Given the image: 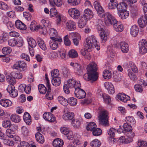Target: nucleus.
<instances>
[{
	"mask_svg": "<svg viewBox=\"0 0 147 147\" xmlns=\"http://www.w3.org/2000/svg\"><path fill=\"white\" fill-rule=\"evenodd\" d=\"M103 76L105 79H109L111 77V71L109 70H105L103 72Z\"/></svg>",
	"mask_w": 147,
	"mask_h": 147,
	"instance_id": "3c124183",
	"label": "nucleus"
},
{
	"mask_svg": "<svg viewBox=\"0 0 147 147\" xmlns=\"http://www.w3.org/2000/svg\"><path fill=\"white\" fill-rule=\"evenodd\" d=\"M85 44V47L88 49H91L93 45L98 50L100 49V47L98 44L96 37L93 35L88 37L86 39Z\"/></svg>",
	"mask_w": 147,
	"mask_h": 147,
	"instance_id": "39448f33",
	"label": "nucleus"
},
{
	"mask_svg": "<svg viewBox=\"0 0 147 147\" xmlns=\"http://www.w3.org/2000/svg\"><path fill=\"white\" fill-rule=\"evenodd\" d=\"M8 8L9 7L6 3L3 1H0V9L6 11Z\"/></svg>",
	"mask_w": 147,
	"mask_h": 147,
	"instance_id": "69168bd1",
	"label": "nucleus"
},
{
	"mask_svg": "<svg viewBox=\"0 0 147 147\" xmlns=\"http://www.w3.org/2000/svg\"><path fill=\"white\" fill-rule=\"evenodd\" d=\"M138 23L139 26L143 28L147 25V15L141 17L138 20Z\"/></svg>",
	"mask_w": 147,
	"mask_h": 147,
	"instance_id": "4468645a",
	"label": "nucleus"
},
{
	"mask_svg": "<svg viewBox=\"0 0 147 147\" xmlns=\"http://www.w3.org/2000/svg\"><path fill=\"white\" fill-rule=\"evenodd\" d=\"M110 3L108 4V7L109 9H113L116 8V2H115V0H110Z\"/></svg>",
	"mask_w": 147,
	"mask_h": 147,
	"instance_id": "0e129e2a",
	"label": "nucleus"
},
{
	"mask_svg": "<svg viewBox=\"0 0 147 147\" xmlns=\"http://www.w3.org/2000/svg\"><path fill=\"white\" fill-rule=\"evenodd\" d=\"M15 25L17 28L21 30H25L26 28V25L19 20L16 21Z\"/></svg>",
	"mask_w": 147,
	"mask_h": 147,
	"instance_id": "c756f323",
	"label": "nucleus"
},
{
	"mask_svg": "<svg viewBox=\"0 0 147 147\" xmlns=\"http://www.w3.org/2000/svg\"><path fill=\"white\" fill-rule=\"evenodd\" d=\"M68 13L71 17L75 19H78L80 15V11L77 9L75 8L69 9Z\"/></svg>",
	"mask_w": 147,
	"mask_h": 147,
	"instance_id": "ddd939ff",
	"label": "nucleus"
},
{
	"mask_svg": "<svg viewBox=\"0 0 147 147\" xmlns=\"http://www.w3.org/2000/svg\"><path fill=\"white\" fill-rule=\"evenodd\" d=\"M98 109L100 112L98 116L99 119V123L103 125L108 126L109 124L108 123V113L105 110H101V108L99 107Z\"/></svg>",
	"mask_w": 147,
	"mask_h": 147,
	"instance_id": "0eeeda50",
	"label": "nucleus"
},
{
	"mask_svg": "<svg viewBox=\"0 0 147 147\" xmlns=\"http://www.w3.org/2000/svg\"><path fill=\"white\" fill-rule=\"evenodd\" d=\"M50 16L52 17H56L57 24H59L61 22V16L59 13L57 12V11L55 9L53 8L51 9Z\"/></svg>",
	"mask_w": 147,
	"mask_h": 147,
	"instance_id": "2eb2a0df",
	"label": "nucleus"
},
{
	"mask_svg": "<svg viewBox=\"0 0 147 147\" xmlns=\"http://www.w3.org/2000/svg\"><path fill=\"white\" fill-rule=\"evenodd\" d=\"M11 51V49L10 47H5L2 49L3 53L5 55H7L10 53Z\"/></svg>",
	"mask_w": 147,
	"mask_h": 147,
	"instance_id": "bf43d9fd",
	"label": "nucleus"
},
{
	"mask_svg": "<svg viewBox=\"0 0 147 147\" xmlns=\"http://www.w3.org/2000/svg\"><path fill=\"white\" fill-rule=\"evenodd\" d=\"M128 75L131 80L134 81L137 80V78L135 74L133 73L131 69L128 70Z\"/></svg>",
	"mask_w": 147,
	"mask_h": 147,
	"instance_id": "58836bf2",
	"label": "nucleus"
},
{
	"mask_svg": "<svg viewBox=\"0 0 147 147\" xmlns=\"http://www.w3.org/2000/svg\"><path fill=\"white\" fill-rule=\"evenodd\" d=\"M39 26V25H36V22L35 21H32L30 25V28L32 31L38 30Z\"/></svg>",
	"mask_w": 147,
	"mask_h": 147,
	"instance_id": "49530a36",
	"label": "nucleus"
},
{
	"mask_svg": "<svg viewBox=\"0 0 147 147\" xmlns=\"http://www.w3.org/2000/svg\"><path fill=\"white\" fill-rule=\"evenodd\" d=\"M92 134L93 135L97 136L101 135L102 133L101 130L100 128H97L95 129L92 131Z\"/></svg>",
	"mask_w": 147,
	"mask_h": 147,
	"instance_id": "e2e57ef3",
	"label": "nucleus"
},
{
	"mask_svg": "<svg viewBox=\"0 0 147 147\" xmlns=\"http://www.w3.org/2000/svg\"><path fill=\"white\" fill-rule=\"evenodd\" d=\"M6 134L9 138H12L15 136V133L9 129H8L6 131Z\"/></svg>",
	"mask_w": 147,
	"mask_h": 147,
	"instance_id": "680f3d73",
	"label": "nucleus"
},
{
	"mask_svg": "<svg viewBox=\"0 0 147 147\" xmlns=\"http://www.w3.org/2000/svg\"><path fill=\"white\" fill-rule=\"evenodd\" d=\"M139 51L140 54H144L147 52V42L142 40L139 43Z\"/></svg>",
	"mask_w": 147,
	"mask_h": 147,
	"instance_id": "1a4fd4ad",
	"label": "nucleus"
},
{
	"mask_svg": "<svg viewBox=\"0 0 147 147\" xmlns=\"http://www.w3.org/2000/svg\"><path fill=\"white\" fill-rule=\"evenodd\" d=\"M105 23L107 25H109V24L113 25L114 28L117 32H122L124 28L121 23L117 22L111 15L109 18L105 20Z\"/></svg>",
	"mask_w": 147,
	"mask_h": 147,
	"instance_id": "7ed1b4c3",
	"label": "nucleus"
},
{
	"mask_svg": "<svg viewBox=\"0 0 147 147\" xmlns=\"http://www.w3.org/2000/svg\"><path fill=\"white\" fill-rule=\"evenodd\" d=\"M50 38L52 40V41H50L49 42L50 46L52 49L55 50L57 47L58 44L56 42L58 41L61 42L62 41V39L61 38H57L54 37H50Z\"/></svg>",
	"mask_w": 147,
	"mask_h": 147,
	"instance_id": "9b49d317",
	"label": "nucleus"
},
{
	"mask_svg": "<svg viewBox=\"0 0 147 147\" xmlns=\"http://www.w3.org/2000/svg\"><path fill=\"white\" fill-rule=\"evenodd\" d=\"M118 98L123 102H127L130 100V97L124 93H119L117 95Z\"/></svg>",
	"mask_w": 147,
	"mask_h": 147,
	"instance_id": "412c9836",
	"label": "nucleus"
},
{
	"mask_svg": "<svg viewBox=\"0 0 147 147\" xmlns=\"http://www.w3.org/2000/svg\"><path fill=\"white\" fill-rule=\"evenodd\" d=\"M61 82V78L57 77L52 79L51 81L53 85L55 86H58L60 85Z\"/></svg>",
	"mask_w": 147,
	"mask_h": 147,
	"instance_id": "4c0bfd02",
	"label": "nucleus"
},
{
	"mask_svg": "<svg viewBox=\"0 0 147 147\" xmlns=\"http://www.w3.org/2000/svg\"><path fill=\"white\" fill-rule=\"evenodd\" d=\"M49 81H48L47 86L48 88L47 93L46 95V98L48 100H52L53 99V96L51 93V89L50 85L49 84Z\"/></svg>",
	"mask_w": 147,
	"mask_h": 147,
	"instance_id": "a878e982",
	"label": "nucleus"
},
{
	"mask_svg": "<svg viewBox=\"0 0 147 147\" xmlns=\"http://www.w3.org/2000/svg\"><path fill=\"white\" fill-rule=\"evenodd\" d=\"M88 73L84 74L83 76L84 79L87 81L90 80L93 81H96L98 79V74L96 72L97 67L96 64L92 63L87 66Z\"/></svg>",
	"mask_w": 147,
	"mask_h": 147,
	"instance_id": "f257e3e1",
	"label": "nucleus"
},
{
	"mask_svg": "<svg viewBox=\"0 0 147 147\" xmlns=\"http://www.w3.org/2000/svg\"><path fill=\"white\" fill-rule=\"evenodd\" d=\"M38 90L40 93L45 94L47 91V88L43 84H40L38 86Z\"/></svg>",
	"mask_w": 147,
	"mask_h": 147,
	"instance_id": "de8ad7c7",
	"label": "nucleus"
},
{
	"mask_svg": "<svg viewBox=\"0 0 147 147\" xmlns=\"http://www.w3.org/2000/svg\"><path fill=\"white\" fill-rule=\"evenodd\" d=\"M36 141L39 143L43 144L45 142V139L42 135L40 132L36 133L35 135Z\"/></svg>",
	"mask_w": 147,
	"mask_h": 147,
	"instance_id": "473e14b6",
	"label": "nucleus"
},
{
	"mask_svg": "<svg viewBox=\"0 0 147 147\" xmlns=\"http://www.w3.org/2000/svg\"><path fill=\"white\" fill-rule=\"evenodd\" d=\"M85 49H83L81 50L80 53L85 58L89 59L90 58V49H88L86 48Z\"/></svg>",
	"mask_w": 147,
	"mask_h": 147,
	"instance_id": "b1692460",
	"label": "nucleus"
},
{
	"mask_svg": "<svg viewBox=\"0 0 147 147\" xmlns=\"http://www.w3.org/2000/svg\"><path fill=\"white\" fill-rule=\"evenodd\" d=\"M77 103V100L74 97H70L68 99V104L69 103L71 106L75 105Z\"/></svg>",
	"mask_w": 147,
	"mask_h": 147,
	"instance_id": "603ef678",
	"label": "nucleus"
},
{
	"mask_svg": "<svg viewBox=\"0 0 147 147\" xmlns=\"http://www.w3.org/2000/svg\"><path fill=\"white\" fill-rule=\"evenodd\" d=\"M102 97L104 101L107 104H109L111 101L110 96L107 94H102Z\"/></svg>",
	"mask_w": 147,
	"mask_h": 147,
	"instance_id": "864d4df0",
	"label": "nucleus"
},
{
	"mask_svg": "<svg viewBox=\"0 0 147 147\" xmlns=\"http://www.w3.org/2000/svg\"><path fill=\"white\" fill-rule=\"evenodd\" d=\"M123 128L124 130L125 133H127V132L131 131L132 127L128 123H125L123 124Z\"/></svg>",
	"mask_w": 147,
	"mask_h": 147,
	"instance_id": "a19ab883",
	"label": "nucleus"
},
{
	"mask_svg": "<svg viewBox=\"0 0 147 147\" xmlns=\"http://www.w3.org/2000/svg\"><path fill=\"white\" fill-rule=\"evenodd\" d=\"M43 117L45 120L50 122H53L55 119V116L51 113L47 112L43 115Z\"/></svg>",
	"mask_w": 147,
	"mask_h": 147,
	"instance_id": "a211bd4d",
	"label": "nucleus"
},
{
	"mask_svg": "<svg viewBox=\"0 0 147 147\" xmlns=\"http://www.w3.org/2000/svg\"><path fill=\"white\" fill-rule=\"evenodd\" d=\"M9 45L13 47L16 45H18L19 47L22 46L23 43V41L22 39L20 40V41H17L15 39H12L9 40L8 41Z\"/></svg>",
	"mask_w": 147,
	"mask_h": 147,
	"instance_id": "dca6fc26",
	"label": "nucleus"
},
{
	"mask_svg": "<svg viewBox=\"0 0 147 147\" xmlns=\"http://www.w3.org/2000/svg\"><path fill=\"white\" fill-rule=\"evenodd\" d=\"M116 7L117 8L118 12L121 11L125 10L127 6V4L124 2L121 3L119 4L116 3Z\"/></svg>",
	"mask_w": 147,
	"mask_h": 147,
	"instance_id": "cd10ccee",
	"label": "nucleus"
},
{
	"mask_svg": "<svg viewBox=\"0 0 147 147\" xmlns=\"http://www.w3.org/2000/svg\"><path fill=\"white\" fill-rule=\"evenodd\" d=\"M83 68V66L78 63L77 64L75 65L74 69V71L77 74L80 75L82 73Z\"/></svg>",
	"mask_w": 147,
	"mask_h": 147,
	"instance_id": "393cba45",
	"label": "nucleus"
},
{
	"mask_svg": "<svg viewBox=\"0 0 147 147\" xmlns=\"http://www.w3.org/2000/svg\"><path fill=\"white\" fill-rule=\"evenodd\" d=\"M134 120L133 117L128 116L126 117L125 120L127 121L126 123H128V124L130 123L133 124L135 122Z\"/></svg>",
	"mask_w": 147,
	"mask_h": 147,
	"instance_id": "774afa93",
	"label": "nucleus"
},
{
	"mask_svg": "<svg viewBox=\"0 0 147 147\" xmlns=\"http://www.w3.org/2000/svg\"><path fill=\"white\" fill-rule=\"evenodd\" d=\"M67 84H65L63 86V90L65 93L69 94L70 92L69 88L81 87L80 81L77 82L73 78L67 80Z\"/></svg>",
	"mask_w": 147,
	"mask_h": 147,
	"instance_id": "20e7f679",
	"label": "nucleus"
},
{
	"mask_svg": "<svg viewBox=\"0 0 147 147\" xmlns=\"http://www.w3.org/2000/svg\"><path fill=\"white\" fill-rule=\"evenodd\" d=\"M10 118L12 121L16 123L19 122L21 120L20 117L15 114L12 115L11 116Z\"/></svg>",
	"mask_w": 147,
	"mask_h": 147,
	"instance_id": "c03bdc74",
	"label": "nucleus"
},
{
	"mask_svg": "<svg viewBox=\"0 0 147 147\" xmlns=\"http://www.w3.org/2000/svg\"><path fill=\"white\" fill-rule=\"evenodd\" d=\"M101 144V142L97 139H95L90 143V146L93 147H99Z\"/></svg>",
	"mask_w": 147,
	"mask_h": 147,
	"instance_id": "79ce46f5",
	"label": "nucleus"
},
{
	"mask_svg": "<svg viewBox=\"0 0 147 147\" xmlns=\"http://www.w3.org/2000/svg\"><path fill=\"white\" fill-rule=\"evenodd\" d=\"M58 100L61 104L64 106L68 105V100L63 96H60L58 97Z\"/></svg>",
	"mask_w": 147,
	"mask_h": 147,
	"instance_id": "c9c22d12",
	"label": "nucleus"
},
{
	"mask_svg": "<svg viewBox=\"0 0 147 147\" xmlns=\"http://www.w3.org/2000/svg\"><path fill=\"white\" fill-rule=\"evenodd\" d=\"M117 130L113 127H111L107 130V133L109 135L112 137H114L115 133L116 132Z\"/></svg>",
	"mask_w": 147,
	"mask_h": 147,
	"instance_id": "6e6d98bb",
	"label": "nucleus"
},
{
	"mask_svg": "<svg viewBox=\"0 0 147 147\" xmlns=\"http://www.w3.org/2000/svg\"><path fill=\"white\" fill-rule=\"evenodd\" d=\"M98 24L97 25V27L98 30L101 32L104 31L103 30L104 26L103 25V21H102L101 20H98Z\"/></svg>",
	"mask_w": 147,
	"mask_h": 147,
	"instance_id": "09e8293b",
	"label": "nucleus"
},
{
	"mask_svg": "<svg viewBox=\"0 0 147 147\" xmlns=\"http://www.w3.org/2000/svg\"><path fill=\"white\" fill-rule=\"evenodd\" d=\"M63 140L59 138L56 139L53 142V145L54 147H63Z\"/></svg>",
	"mask_w": 147,
	"mask_h": 147,
	"instance_id": "bb28decb",
	"label": "nucleus"
},
{
	"mask_svg": "<svg viewBox=\"0 0 147 147\" xmlns=\"http://www.w3.org/2000/svg\"><path fill=\"white\" fill-rule=\"evenodd\" d=\"M3 43L6 42L9 39L8 34L6 32H3L1 36Z\"/></svg>",
	"mask_w": 147,
	"mask_h": 147,
	"instance_id": "338daca9",
	"label": "nucleus"
},
{
	"mask_svg": "<svg viewBox=\"0 0 147 147\" xmlns=\"http://www.w3.org/2000/svg\"><path fill=\"white\" fill-rule=\"evenodd\" d=\"M27 65L23 61L16 62L13 65V68L19 69L20 71H24L26 69Z\"/></svg>",
	"mask_w": 147,
	"mask_h": 147,
	"instance_id": "6e6552de",
	"label": "nucleus"
},
{
	"mask_svg": "<svg viewBox=\"0 0 147 147\" xmlns=\"http://www.w3.org/2000/svg\"><path fill=\"white\" fill-rule=\"evenodd\" d=\"M7 90L12 97H15L18 95V91L15 89L13 85H9L7 88Z\"/></svg>",
	"mask_w": 147,
	"mask_h": 147,
	"instance_id": "f8f14e48",
	"label": "nucleus"
},
{
	"mask_svg": "<svg viewBox=\"0 0 147 147\" xmlns=\"http://www.w3.org/2000/svg\"><path fill=\"white\" fill-rule=\"evenodd\" d=\"M29 45L31 47H35L36 45V42L35 40L32 38H29L27 39Z\"/></svg>",
	"mask_w": 147,
	"mask_h": 147,
	"instance_id": "8fccbe9b",
	"label": "nucleus"
},
{
	"mask_svg": "<svg viewBox=\"0 0 147 147\" xmlns=\"http://www.w3.org/2000/svg\"><path fill=\"white\" fill-rule=\"evenodd\" d=\"M67 2L71 5L76 6L80 3V0H67Z\"/></svg>",
	"mask_w": 147,
	"mask_h": 147,
	"instance_id": "13d9d810",
	"label": "nucleus"
},
{
	"mask_svg": "<svg viewBox=\"0 0 147 147\" xmlns=\"http://www.w3.org/2000/svg\"><path fill=\"white\" fill-rule=\"evenodd\" d=\"M74 94L76 97L79 99L85 98L86 94L84 91L80 88V87L75 88Z\"/></svg>",
	"mask_w": 147,
	"mask_h": 147,
	"instance_id": "9d476101",
	"label": "nucleus"
},
{
	"mask_svg": "<svg viewBox=\"0 0 147 147\" xmlns=\"http://www.w3.org/2000/svg\"><path fill=\"white\" fill-rule=\"evenodd\" d=\"M74 113L72 112H69L64 114L63 116V118L65 120H71L74 119Z\"/></svg>",
	"mask_w": 147,
	"mask_h": 147,
	"instance_id": "4be33fe9",
	"label": "nucleus"
},
{
	"mask_svg": "<svg viewBox=\"0 0 147 147\" xmlns=\"http://www.w3.org/2000/svg\"><path fill=\"white\" fill-rule=\"evenodd\" d=\"M94 5L95 9L97 12L98 16L100 17L104 18L105 20L110 17L111 14L108 12L105 13L103 9L98 2H94Z\"/></svg>",
	"mask_w": 147,
	"mask_h": 147,
	"instance_id": "423d86ee",
	"label": "nucleus"
},
{
	"mask_svg": "<svg viewBox=\"0 0 147 147\" xmlns=\"http://www.w3.org/2000/svg\"><path fill=\"white\" fill-rule=\"evenodd\" d=\"M120 48L122 52L126 53L129 51L128 44L125 42H121L120 44Z\"/></svg>",
	"mask_w": 147,
	"mask_h": 147,
	"instance_id": "5701e85b",
	"label": "nucleus"
},
{
	"mask_svg": "<svg viewBox=\"0 0 147 147\" xmlns=\"http://www.w3.org/2000/svg\"><path fill=\"white\" fill-rule=\"evenodd\" d=\"M140 82L141 83L139 82V83L141 85L139 84H136L134 86V88L137 92H141L143 90V88L141 85L142 84L143 85L146 86H147V84L146 83L144 82V81L143 80H141Z\"/></svg>",
	"mask_w": 147,
	"mask_h": 147,
	"instance_id": "aec40b11",
	"label": "nucleus"
},
{
	"mask_svg": "<svg viewBox=\"0 0 147 147\" xmlns=\"http://www.w3.org/2000/svg\"><path fill=\"white\" fill-rule=\"evenodd\" d=\"M0 104L3 107H6L11 106L12 104V102L10 100L5 99L0 100Z\"/></svg>",
	"mask_w": 147,
	"mask_h": 147,
	"instance_id": "c85d7f7f",
	"label": "nucleus"
},
{
	"mask_svg": "<svg viewBox=\"0 0 147 147\" xmlns=\"http://www.w3.org/2000/svg\"><path fill=\"white\" fill-rule=\"evenodd\" d=\"M82 122V120L80 119H74L72 121V125L76 128H77L79 127Z\"/></svg>",
	"mask_w": 147,
	"mask_h": 147,
	"instance_id": "e433bc0d",
	"label": "nucleus"
},
{
	"mask_svg": "<svg viewBox=\"0 0 147 147\" xmlns=\"http://www.w3.org/2000/svg\"><path fill=\"white\" fill-rule=\"evenodd\" d=\"M104 85L105 88L108 90L109 93L113 94L114 93V88L112 83L108 82H105Z\"/></svg>",
	"mask_w": 147,
	"mask_h": 147,
	"instance_id": "6ab92c4d",
	"label": "nucleus"
},
{
	"mask_svg": "<svg viewBox=\"0 0 147 147\" xmlns=\"http://www.w3.org/2000/svg\"><path fill=\"white\" fill-rule=\"evenodd\" d=\"M100 36L102 42L105 43L107 41V35L105 31L100 32Z\"/></svg>",
	"mask_w": 147,
	"mask_h": 147,
	"instance_id": "a18cd8bd",
	"label": "nucleus"
},
{
	"mask_svg": "<svg viewBox=\"0 0 147 147\" xmlns=\"http://www.w3.org/2000/svg\"><path fill=\"white\" fill-rule=\"evenodd\" d=\"M96 127L95 123L93 122L90 123L87 126V129L88 131H92Z\"/></svg>",
	"mask_w": 147,
	"mask_h": 147,
	"instance_id": "ea45409f",
	"label": "nucleus"
},
{
	"mask_svg": "<svg viewBox=\"0 0 147 147\" xmlns=\"http://www.w3.org/2000/svg\"><path fill=\"white\" fill-rule=\"evenodd\" d=\"M117 14L121 19H125L128 17L129 12L128 11L125 10L123 11L118 12Z\"/></svg>",
	"mask_w": 147,
	"mask_h": 147,
	"instance_id": "7c9ffc66",
	"label": "nucleus"
},
{
	"mask_svg": "<svg viewBox=\"0 0 147 147\" xmlns=\"http://www.w3.org/2000/svg\"><path fill=\"white\" fill-rule=\"evenodd\" d=\"M2 125L3 127L4 128H9L11 125V122L9 120H5L3 121Z\"/></svg>",
	"mask_w": 147,
	"mask_h": 147,
	"instance_id": "052dcab7",
	"label": "nucleus"
},
{
	"mask_svg": "<svg viewBox=\"0 0 147 147\" xmlns=\"http://www.w3.org/2000/svg\"><path fill=\"white\" fill-rule=\"evenodd\" d=\"M66 28L69 31H73L76 28V23L71 20L68 21L65 24Z\"/></svg>",
	"mask_w": 147,
	"mask_h": 147,
	"instance_id": "f3484780",
	"label": "nucleus"
},
{
	"mask_svg": "<svg viewBox=\"0 0 147 147\" xmlns=\"http://www.w3.org/2000/svg\"><path fill=\"white\" fill-rule=\"evenodd\" d=\"M93 16V13L92 10L87 8L84 11V14L82 16L78 22V26L80 28H83L86 24L88 21Z\"/></svg>",
	"mask_w": 147,
	"mask_h": 147,
	"instance_id": "f03ea898",
	"label": "nucleus"
},
{
	"mask_svg": "<svg viewBox=\"0 0 147 147\" xmlns=\"http://www.w3.org/2000/svg\"><path fill=\"white\" fill-rule=\"evenodd\" d=\"M59 75V71L57 69H54L51 71V76L52 79L58 77Z\"/></svg>",
	"mask_w": 147,
	"mask_h": 147,
	"instance_id": "5fc2aeb1",
	"label": "nucleus"
},
{
	"mask_svg": "<svg viewBox=\"0 0 147 147\" xmlns=\"http://www.w3.org/2000/svg\"><path fill=\"white\" fill-rule=\"evenodd\" d=\"M37 41L38 45L41 49L43 50L47 49L45 44L42 39L38 37L37 38Z\"/></svg>",
	"mask_w": 147,
	"mask_h": 147,
	"instance_id": "72a5a7b5",
	"label": "nucleus"
},
{
	"mask_svg": "<svg viewBox=\"0 0 147 147\" xmlns=\"http://www.w3.org/2000/svg\"><path fill=\"white\" fill-rule=\"evenodd\" d=\"M69 57L71 58H74L78 56L77 52L74 50H71L69 52Z\"/></svg>",
	"mask_w": 147,
	"mask_h": 147,
	"instance_id": "4d7b16f0",
	"label": "nucleus"
},
{
	"mask_svg": "<svg viewBox=\"0 0 147 147\" xmlns=\"http://www.w3.org/2000/svg\"><path fill=\"white\" fill-rule=\"evenodd\" d=\"M138 27L136 25H134L130 28V33L133 36L135 37L138 35Z\"/></svg>",
	"mask_w": 147,
	"mask_h": 147,
	"instance_id": "2f4dec72",
	"label": "nucleus"
},
{
	"mask_svg": "<svg viewBox=\"0 0 147 147\" xmlns=\"http://www.w3.org/2000/svg\"><path fill=\"white\" fill-rule=\"evenodd\" d=\"M23 118L24 121L28 125L30 124L31 121V117L29 113L27 112L25 113Z\"/></svg>",
	"mask_w": 147,
	"mask_h": 147,
	"instance_id": "f704fd0d",
	"label": "nucleus"
},
{
	"mask_svg": "<svg viewBox=\"0 0 147 147\" xmlns=\"http://www.w3.org/2000/svg\"><path fill=\"white\" fill-rule=\"evenodd\" d=\"M6 80L9 82L10 85H13L16 83V80L13 77H12L10 75H8L6 77Z\"/></svg>",
	"mask_w": 147,
	"mask_h": 147,
	"instance_id": "37998d69",
	"label": "nucleus"
}]
</instances>
